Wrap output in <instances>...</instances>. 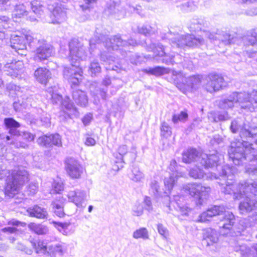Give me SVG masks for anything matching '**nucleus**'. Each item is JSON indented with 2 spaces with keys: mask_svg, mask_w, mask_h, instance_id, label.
Listing matches in <instances>:
<instances>
[{
  "mask_svg": "<svg viewBox=\"0 0 257 257\" xmlns=\"http://www.w3.org/2000/svg\"><path fill=\"white\" fill-rule=\"evenodd\" d=\"M9 21L10 19L7 17L2 16L0 17V24L2 23V26L5 29H7L9 27L8 26V22Z\"/></svg>",
  "mask_w": 257,
  "mask_h": 257,
  "instance_id": "64",
  "label": "nucleus"
},
{
  "mask_svg": "<svg viewBox=\"0 0 257 257\" xmlns=\"http://www.w3.org/2000/svg\"><path fill=\"white\" fill-rule=\"evenodd\" d=\"M132 173L130 176L131 180L135 182H141L144 179V175L139 168L137 166H134L132 169Z\"/></svg>",
  "mask_w": 257,
  "mask_h": 257,
  "instance_id": "45",
  "label": "nucleus"
},
{
  "mask_svg": "<svg viewBox=\"0 0 257 257\" xmlns=\"http://www.w3.org/2000/svg\"><path fill=\"white\" fill-rule=\"evenodd\" d=\"M87 53L85 49L77 40H72L69 43V59L72 66L65 67L64 76L72 86H78L82 81L83 71L78 67L81 61L86 59Z\"/></svg>",
  "mask_w": 257,
  "mask_h": 257,
  "instance_id": "1",
  "label": "nucleus"
},
{
  "mask_svg": "<svg viewBox=\"0 0 257 257\" xmlns=\"http://www.w3.org/2000/svg\"><path fill=\"white\" fill-rule=\"evenodd\" d=\"M172 71H175L160 66H157L154 68H149L144 70V72L145 73L155 75L156 76H160L164 74H168L167 78L168 79V81L172 83H173V81H171V79L175 78V76H173L171 74Z\"/></svg>",
  "mask_w": 257,
  "mask_h": 257,
  "instance_id": "27",
  "label": "nucleus"
},
{
  "mask_svg": "<svg viewBox=\"0 0 257 257\" xmlns=\"http://www.w3.org/2000/svg\"><path fill=\"white\" fill-rule=\"evenodd\" d=\"M73 98L75 102L81 106H85L88 102L87 96L84 91L76 90L72 93Z\"/></svg>",
  "mask_w": 257,
  "mask_h": 257,
  "instance_id": "36",
  "label": "nucleus"
},
{
  "mask_svg": "<svg viewBox=\"0 0 257 257\" xmlns=\"http://www.w3.org/2000/svg\"><path fill=\"white\" fill-rule=\"evenodd\" d=\"M6 138L7 141L12 140V142L9 143L10 144L14 145L17 148H26L28 147V145L26 142L21 141V140H24L28 142L32 141L34 139V136L28 132L18 131L17 135L14 137L7 136Z\"/></svg>",
  "mask_w": 257,
  "mask_h": 257,
  "instance_id": "17",
  "label": "nucleus"
},
{
  "mask_svg": "<svg viewBox=\"0 0 257 257\" xmlns=\"http://www.w3.org/2000/svg\"><path fill=\"white\" fill-rule=\"evenodd\" d=\"M127 147L126 145H121L119 147L117 150L118 153L120 156V159L122 160L123 156L127 152Z\"/></svg>",
  "mask_w": 257,
  "mask_h": 257,
  "instance_id": "62",
  "label": "nucleus"
},
{
  "mask_svg": "<svg viewBox=\"0 0 257 257\" xmlns=\"http://www.w3.org/2000/svg\"><path fill=\"white\" fill-rule=\"evenodd\" d=\"M151 48L155 57L162 58L160 60L167 64L183 63L182 56L177 54L176 56L167 53V50L160 44H152Z\"/></svg>",
  "mask_w": 257,
  "mask_h": 257,
  "instance_id": "10",
  "label": "nucleus"
},
{
  "mask_svg": "<svg viewBox=\"0 0 257 257\" xmlns=\"http://www.w3.org/2000/svg\"><path fill=\"white\" fill-rule=\"evenodd\" d=\"M189 175L190 177L196 179H201L209 177L208 175L202 169L197 166L192 168L189 172Z\"/></svg>",
  "mask_w": 257,
  "mask_h": 257,
  "instance_id": "40",
  "label": "nucleus"
},
{
  "mask_svg": "<svg viewBox=\"0 0 257 257\" xmlns=\"http://www.w3.org/2000/svg\"><path fill=\"white\" fill-rule=\"evenodd\" d=\"M160 130L161 136L163 138L167 139L172 135V128L168 123L165 121H163L161 123Z\"/></svg>",
  "mask_w": 257,
  "mask_h": 257,
  "instance_id": "48",
  "label": "nucleus"
},
{
  "mask_svg": "<svg viewBox=\"0 0 257 257\" xmlns=\"http://www.w3.org/2000/svg\"><path fill=\"white\" fill-rule=\"evenodd\" d=\"M203 242L207 246H212L218 241V234L217 231L211 228H208L203 230Z\"/></svg>",
  "mask_w": 257,
  "mask_h": 257,
  "instance_id": "24",
  "label": "nucleus"
},
{
  "mask_svg": "<svg viewBox=\"0 0 257 257\" xmlns=\"http://www.w3.org/2000/svg\"><path fill=\"white\" fill-rule=\"evenodd\" d=\"M206 80L207 83L205 85V88L210 93L219 90L224 84L223 77L215 73L209 74L207 77Z\"/></svg>",
  "mask_w": 257,
  "mask_h": 257,
  "instance_id": "18",
  "label": "nucleus"
},
{
  "mask_svg": "<svg viewBox=\"0 0 257 257\" xmlns=\"http://www.w3.org/2000/svg\"><path fill=\"white\" fill-rule=\"evenodd\" d=\"M55 227H56L59 232L62 233L64 235H67L68 227L70 225L69 223L67 222H60L53 221L51 222Z\"/></svg>",
  "mask_w": 257,
  "mask_h": 257,
  "instance_id": "50",
  "label": "nucleus"
},
{
  "mask_svg": "<svg viewBox=\"0 0 257 257\" xmlns=\"http://www.w3.org/2000/svg\"><path fill=\"white\" fill-rule=\"evenodd\" d=\"M5 124L10 128L9 133L11 135L10 137L17 135L19 131L17 130V127L20 126L19 122L12 118H7L5 119Z\"/></svg>",
  "mask_w": 257,
  "mask_h": 257,
  "instance_id": "38",
  "label": "nucleus"
},
{
  "mask_svg": "<svg viewBox=\"0 0 257 257\" xmlns=\"http://www.w3.org/2000/svg\"><path fill=\"white\" fill-rule=\"evenodd\" d=\"M176 162L175 160L171 161L169 169L171 171V173L169 177H165L164 180V184L165 187L168 191H170L172 188L178 177L183 176L181 172H179L176 170Z\"/></svg>",
  "mask_w": 257,
  "mask_h": 257,
  "instance_id": "21",
  "label": "nucleus"
},
{
  "mask_svg": "<svg viewBox=\"0 0 257 257\" xmlns=\"http://www.w3.org/2000/svg\"><path fill=\"white\" fill-rule=\"evenodd\" d=\"M224 109L232 108L236 105L241 111L252 112L257 107V90H253L250 94L247 92H233L227 98L220 103Z\"/></svg>",
  "mask_w": 257,
  "mask_h": 257,
  "instance_id": "7",
  "label": "nucleus"
},
{
  "mask_svg": "<svg viewBox=\"0 0 257 257\" xmlns=\"http://www.w3.org/2000/svg\"><path fill=\"white\" fill-rule=\"evenodd\" d=\"M63 200L62 197H59L54 200L51 204L55 214L60 217H62L64 215L62 205Z\"/></svg>",
  "mask_w": 257,
  "mask_h": 257,
  "instance_id": "39",
  "label": "nucleus"
},
{
  "mask_svg": "<svg viewBox=\"0 0 257 257\" xmlns=\"http://www.w3.org/2000/svg\"><path fill=\"white\" fill-rule=\"evenodd\" d=\"M216 215L219 216L220 228L228 230L232 229L235 223V216L232 212L226 211L223 205H215L203 212L199 216V221L200 222L209 221L213 216Z\"/></svg>",
  "mask_w": 257,
  "mask_h": 257,
  "instance_id": "8",
  "label": "nucleus"
},
{
  "mask_svg": "<svg viewBox=\"0 0 257 257\" xmlns=\"http://www.w3.org/2000/svg\"><path fill=\"white\" fill-rule=\"evenodd\" d=\"M37 142L39 145L47 148L52 147L53 145L61 146L62 145L61 137L58 134L40 137L37 140Z\"/></svg>",
  "mask_w": 257,
  "mask_h": 257,
  "instance_id": "22",
  "label": "nucleus"
},
{
  "mask_svg": "<svg viewBox=\"0 0 257 257\" xmlns=\"http://www.w3.org/2000/svg\"><path fill=\"white\" fill-rule=\"evenodd\" d=\"M101 40H105L103 42L104 46L107 50V52H104L100 54L101 60L106 64H108V66H106L107 70H115L114 67L117 68L116 65L110 66L113 63L118 64V59L115 58V56L118 57V54H120L122 57H125V48L128 45L135 46L137 44L136 40L131 39L128 42L125 41L120 38L119 36H114L108 39L101 37Z\"/></svg>",
  "mask_w": 257,
  "mask_h": 257,
  "instance_id": "3",
  "label": "nucleus"
},
{
  "mask_svg": "<svg viewBox=\"0 0 257 257\" xmlns=\"http://www.w3.org/2000/svg\"><path fill=\"white\" fill-rule=\"evenodd\" d=\"M246 47H244L242 48L243 49L242 52L239 51V48H236L235 52L233 53L232 55L230 57V60L232 63H238L242 60V56L246 54L248 55L249 57H253L255 55V52L252 53H248V52L246 50Z\"/></svg>",
  "mask_w": 257,
  "mask_h": 257,
  "instance_id": "35",
  "label": "nucleus"
},
{
  "mask_svg": "<svg viewBox=\"0 0 257 257\" xmlns=\"http://www.w3.org/2000/svg\"><path fill=\"white\" fill-rule=\"evenodd\" d=\"M210 114L211 115L209 116V118L212 119V120L214 122H218L226 119L224 113H210Z\"/></svg>",
  "mask_w": 257,
  "mask_h": 257,
  "instance_id": "57",
  "label": "nucleus"
},
{
  "mask_svg": "<svg viewBox=\"0 0 257 257\" xmlns=\"http://www.w3.org/2000/svg\"><path fill=\"white\" fill-rule=\"evenodd\" d=\"M53 188L54 191L57 193L60 192L63 190V185L62 183L54 181L53 184Z\"/></svg>",
  "mask_w": 257,
  "mask_h": 257,
  "instance_id": "61",
  "label": "nucleus"
},
{
  "mask_svg": "<svg viewBox=\"0 0 257 257\" xmlns=\"http://www.w3.org/2000/svg\"><path fill=\"white\" fill-rule=\"evenodd\" d=\"M229 244L233 250L239 253L241 257H249L251 256V249L240 241L233 239L230 241Z\"/></svg>",
  "mask_w": 257,
  "mask_h": 257,
  "instance_id": "26",
  "label": "nucleus"
},
{
  "mask_svg": "<svg viewBox=\"0 0 257 257\" xmlns=\"http://www.w3.org/2000/svg\"><path fill=\"white\" fill-rule=\"evenodd\" d=\"M200 154L196 149H189L182 154V160L185 163H190L195 161L199 162Z\"/></svg>",
  "mask_w": 257,
  "mask_h": 257,
  "instance_id": "30",
  "label": "nucleus"
},
{
  "mask_svg": "<svg viewBox=\"0 0 257 257\" xmlns=\"http://www.w3.org/2000/svg\"><path fill=\"white\" fill-rule=\"evenodd\" d=\"M32 245L37 253L47 254L48 246L44 241L36 240L32 242Z\"/></svg>",
  "mask_w": 257,
  "mask_h": 257,
  "instance_id": "41",
  "label": "nucleus"
},
{
  "mask_svg": "<svg viewBox=\"0 0 257 257\" xmlns=\"http://www.w3.org/2000/svg\"><path fill=\"white\" fill-rule=\"evenodd\" d=\"M222 159L223 156L217 152L210 154L201 153L199 163L205 168H213L218 167Z\"/></svg>",
  "mask_w": 257,
  "mask_h": 257,
  "instance_id": "16",
  "label": "nucleus"
},
{
  "mask_svg": "<svg viewBox=\"0 0 257 257\" xmlns=\"http://www.w3.org/2000/svg\"><path fill=\"white\" fill-rule=\"evenodd\" d=\"M143 213V207L140 203H136L132 208V214L139 216Z\"/></svg>",
  "mask_w": 257,
  "mask_h": 257,
  "instance_id": "52",
  "label": "nucleus"
},
{
  "mask_svg": "<svg viewBox=\"0 0 257 257\" xmlns=\"http://www.w3.org/2000/svg\"><path fill=\"white\" fill-rule=\"evenodd\" d=\"M171 74L175 76L171 81L184 93L195 89L200 83L199 78L195 76L186 77L182 72L177 71H172Z\"/></svg>",
  "mask_w": 257,
  "mask_h": 257,
  "instance_id": "9",
  "label": "nucleus"
},
{
  "mask_svg": "<svg viewBox=\"0 0 257 257\" xmlns=\"http://www.w3.org/2000/svg\"><path fill=\"white\" fill-rule=\"evenodd\" d=\"M200 33L201 34L198 35L197 37L193 35H177L172 40L171 45L173 48L176 47L180 48H184L186 46H199L204 43V39L205 38H208L210 40H215L219 39V40L221 41L222 43L225 45L230 44L232 43V37H231L230 35L226 33H222L221 34H214L205 31Z\"/></svg>",
  "mask_w": 257,
  "mask_h": 257,
  "instance_id": "4",
  "label": "nucleus"
},
{
  "mask_svg": "<svg viewBox=\"0 0 257 257\" xmlns=\"http://www.w3.org/2000/svg\"><path fill=\"white\" fill-rule=\"evenodd\" d=\"M8 224L13 226L5 227L2 229V231L7 234H14L15 235H16L19 231V230L16 227L19 226H24L25 225V223L15 219L10 220L8 222Z\"/></svg>",
  "mask_w": 257,
  "mask_h": 257,
  "instance_id": "34",
  "label": "nucleus"
},
{
  "mask_svg": "<svg viewBox=\"0 0 257 257\" xmlns=\"http://www.w3.org/2000/svg\"><path fill=\"white\" fill-rule=\"evenodd\" d=\"M11 46L19 54L21 55H26L24 53L26 49V44L22 34H21V36L13 35L12 36Z\"/></svg>",
  "mask_w": 257,
  "mask_h": 257,
  "instance_id": "25",
  "label": "nucleus"
},
{
  "mask_svg": "<svg viewBox=\"0 0 257 257\" xmlns=\"http://www.w3.org/2000/svg\"><path fill=\"white\" fill-rule=\"evenodd\" d=\"M245 194L240 198L244 199L240 202L239 205V211L242 214L254 211L257 208V200L253 196L257 195V194L253 193L249 190L248 192H246Z\"/></svg>",
  "mask_w": 257,
  "mask_h": 257,
  "instance_id": "15",
  "label": "nucleus"
},
{
  "mask_svg": "<svg viewBox=\"0 0 257 257\" xmlns=\"http://www.w3.org/2000/svg\"><path fill=\"white\" fill-rule=\"evenodd\" d=\"M69 202L73 203L78 207L85 206L88 194L86 191L80 189H76L69 191L67 194Z\"/></svg>",
  "mask_w": 257,
  "mask_h": 257,
  "instance_id": "19",
  "label": "nucleus"
},
{
  "mask_svg": "<svg viewBox=\"0 0 257 257\" xmlns=\"http://www.w3.org/2000/svg\"><path fill=\"white\" fill-rule=\"evenodd\" d=\"M27 212L31 217H34L39 219H45L48 216L46 209L38 205L29 207L27 209Z\"/></svg>",
  "mask_w": 257,
  "mask_h": 257,
  "instance_id": "31",
  "label": "nucleus"
},
{
  "mask_svg": "<svg viewBox=\"0 0 257 257\" xmlns=\"http://www.w3.org/2000/svg\"><path fill=\"white\" fill-rule=\"evenodd\" d=\"M139 33L145 36L151 35L153 33L152 29L150 26H143L138 28Z\"/></svg>",
  "mask_w": 257,
  "mask_h": 257,
  "instance_id": "56",
  "label": "nucleus"
},
{
  "mask_svg": "<svg viewBox=\"0 0 257 257\" xmlns=\"http://www.w3.org/2000/svg\"><path fill=\"white\" fill-rule=\"evenodd\" d=\"M6 177L5 193L11 197L18 194L24 184L29 180V173L23 167H19L12 172L0 167V179Z\"/></svg>",
  "mask_w": 257,
  "mask_h": 257,
  "instance_id": "5",
  "label": "nucleus"
},
{
  "mask_svg": "<svg viewBox=\"0 0 257 257\" xmlns=\"http://www.w3.org/2000/svg\"><path fill=\"white\" fill-rule=\"evenodd\" d=\"M24 67V64L21 61H13L7 63L3 67V70L8 75L17 77L21 74Z\"/></svg>",
  "mask_w": 257,
  "mask_h": 257,
  "instance_id": "23",
  "label": "nucleus"
},
{
  "mask_svg": "<svg viewBox=\"0 0 257 257\" xmlns=\"http://www.w3.org/2000/svg\"><path fill=\"white\" fill-rule=\"evenodd\" d=\"M151 188L155 195H159L160 187L158 183L156 180H152L150 184Z\"/></svg>",
  "mask_w": 257,
  "mask_h": 257,
  "instance_id": "60",
  "label": "nucleus"
},
{
  "mask_svg": "<svg viewBox=\"0 0 257 257\" xmlns=\"http://www.w3.org/2000/svg\"><path fill=\"white\" fill-rule=\"evenodd\" d=\"M188 117V113H177L173 115L172 121L174 123L179 121H184Z\"/></svg>",
  "mask_w": 257,
  "mask_h": 257,
  "instance_id": "53",
  "label": "nucleus"
},
{
  "mask_svg": "<svg viewBox=\"0 0 257 257\" xmlns=\"http://www.w3.org/2000/svg\"><path fill=\"white\" fill-rule=\"evenodd\" d=\"M94 86L92 85L90 87V91L94 97V103L97 104L99 101L100 97H101L102 99H105L106 98V93L104 89H96L94 90Z\"/></svg>",
  "mask_w": 257,
  "mask_h": 257,
  "instance_id": "42",
  "label": "nucleus"
},
{
  "mask_svg": "<svg viewBox=\"0 0 257 257\" xmlns=\"http://www.w3.org/2000/svg\"><path fill=\"white\" fill-rule=\"evenodd\" d=\"M230 130L233 133H238L241 138H253L257 135V127L245 125L241 119L232 121Z\"/></svg>",
  "mask_w": 257,
  "mask_h": 257,
  "instance_id": "11",
  "label": "nucleus"
},
{
  "mask_svg": "<svg viewBox=\"0 0 257 257\" xmlns=\"http://www.w3.org/2000/svg\"><path fill=\"white\" fill-rule=\"evenodd\" d=\"M22 36H24V39L25 41V42H26L29 43V44H31V43L33 42L34 40V37L33 36V34L30 31H27L25 30L22 33Z\"/></svg>",
  "mask_w": 257,
  "mask_h": 257,
  "instance_id": "59",
  "label": "nucleus"
},
{
  "mask_svg": "<svg viewBox=\"0 0 257 257\" xmlns=\"http://www.w3.org/2000/svg\"><path fill=\"white\" fill-rule=\"evenodd\" d=\"M34 75L38 81L44 84H46L51 78L50 71L48 69L42 67L38 68L35 71Z\"/></svg>",
  "mask_w": 257,
  "mask_h": 257,
  "instance_id": "29",
  "label": "nucleus"
},
{
  "mask_svg": "<svg viewBox=\"0 0 257 257\" xmlns=\"http://www.w3.org/2000/svg\"><path fill=\"white\" fill-rule=\"evenodd\" d=\"M185 189L193 197L198 199L197 204H202L204 199H205L211 191L209 187L202 186L200 183H189L186 185Z\"/></svg>",
  "mask_w": 257,
  "mask_h": 257,
  "instance_id": "12",
  "label": "nucleus"
},
{
  "mask_svg": "<svg viewBox=\"0 0 257 257\" xmlns=\"http://www.w3.org/2000/svg\"><path fill=\"white\" fill-rule=\"evenodd\" d=\"M57 91L56 86L48 88L46 91L48 99H51L53 103H61L68 110L76 111L70 98L66 96L63 99L62 96L57 92Z\"/></svg>",
  "mask_w": 257,
  "mask_h": 257,
  "instance_id": "13",
  "label": "nucleus"
},
{
  "mask_svg": "<svg viewBox=\"0 0 257 257\" xmlns=\"http://www.w3.org/2000/svg\"><path fill=\"white\" fill-rule=\"evenodd\" d=\"M31 4L32 12L28 19L31 22H35L43 13L44 7L40 4L39 0H32Z\"/></svg>",
  "mask_w": 257,
  "mask_h": 257,
  "instance_id": "28",
  "label": "nucleus"
},
{
  "mask_svg": "<svg viewBox=\"0 0 257 257\" xmlns=\"http://www.w3.org/2000/svg\"><path fill=\"white\" fill-rule=\"evenodd\" d=\"M7 89L12 97L17 96L18 98L22 97V94L24 90V88L21 89L19 86L13 83L8 84L7 86Z\"/></svg>",
  "mask_w": 257,
  "mask_h": 257,
  "instance_id": "44",
  "label": "nucleus"
},
{
  "mask_svg": "<svg viewBox=\"0 0 257 257\" xmlns=\"http://www.w3.org/2000/svg\"><path fill=\"white\" fill-rule=\"evenodd\" d=\"M158 231L164 238H167L169 236V231L162 224L159 223L157 225Z\"/></svg>",
  "mask_w": 257,
  "mask_h": 257,
  "instance_id": "55",
  "label": "nucleus"
},
{
  "mask_svg": "<svg viewBox=\"0 0 257 257\" xmlns=\"http://www.w3.org/2000/svg\"><path fill=\"white\" fill-rule=\"evenodd\" d=\"M101 67L97 62L94 60L91 62L89 67L88 73L92 76L94 77L96 76L101 72Z\"/></svg>",
  "mask_w": 257,
  "mask_h": 257,
  "instance_id": "46",
  "label": "nucleus"
},
{
  "mask_svg": "<svg viewBox=\"0 0 257 257\" xmlns=\"http://www.w3.org/2000/svg\"><path fill=\"white\" fill-rule=\"evenodd\" d=\"M16 0H0V9L7 10L11 8L16 3Z\"/></svg>",
  "mask_w": 257,
  "mask_h": 257,
  "instance_id": "51",
  "label": "nucleus"
},
{
  "mask_svg": "<svg viewBox=\"0 0 257 257\" xmlns=\"http://www.w3.org/2000/svg\"><path fill=\"white\" fill-rule=\"evenodd\" d=\"M29 14L28 9L23 4H20L16 5L12 13V18L15 21L18 19L25 18Z\"/></svg>",
  "mask_w": 257,
  "mask_h": 257,
  "instance_id": "32",
  "label": "nucleus"
},
{
  "mask_svg": "<svg viewBox=\"0 0 257 257\" xmlns=\"http://www.w3.org/2000/svg\"><path fill=\"white\" fill-rule=\"evenodd\" d=\"M63 252V248L61 244L58 243L48 246L47 254L51 256L58 253L62 254Z\"/></svg>",
  "mask_w": 257,
  "mask_h": 257,
  "instance_id": "47",
  "label": "nucleus"
},
{
  "mask_svg": "<svg viewBox=\"0 0 257 257\" xmlns=\"http://www.w3.org/2000/svg\"><path fill=\"white\" fill-rule=\"evenodd\" d=\"M38 189V184L37 183L32 182L27 187V191L29 195H34Z\"/></svg>",
  "mask_w": 257,
  "mask_h": 257,
  "instance_id": "58",
  "label": "nucleus"
},
{
  "mask_svg": "<svg viewBox=\"0 0 257 257\" xmlns=\"http://www.w3.org/2000/svg\"><path fill=\"white\" fill-rule=\"evenodd\" d=\"M144 203L145 205V208L149 211L153 210V206L152 205V202L151 198L149 197L146 196L144 199Z\"/></svg>",
  "mask_w": 257,
  "mask_h": 257,
  "instance_id": "63",
  "label": "nucleus"
},
{
  "mask_svg": "<svg viewBox=\"0 0 257 257\" xmlns=\"http://www.w3.org/2000/svg\"><path fill=\"white\" fill-rule=\"evenodd\" d=\"M30 230L38 235L47 234L49 229L48 228L42 224L31 222L28 224Z\"/></svg>",
  "mask_w": 257,
  "mask_h": 257,
  "instance_id": "37",
  "label": "nucleus"
},
{
  "mask_svg": "<svg viewBox=\"0 0 257 257\" xmlns=\"http://www.w3.org/2000/svg\"><path fill=\"white\" fill-rule=\"evenodd\" d=\"M66 15L65 11H64L61 8H55L51 15L52 21L51 23L56 24H60L66 20Z\"/></svg>",
  "mask_w": 257,
  "mask_h": 257,
  "instance_id": "33",
  "label": "nucleus"
},
{
  "mask_svg": "<svg viewBox=\"0 0 257 257\" xmlns=\"http://www.w3.org/2000/svg\"><path fill=\"white\" fill-rule=\"evenodd\" d=\"M232 172V168L228 166L222 167V172L220 175L223 178L224 183L218 182L220 185H225L221 188L222 192L225 194H233L234 198L236 199H240L249 190L253 193H257V182H254L252 179H247L237 184L235 183L233 181L234 177Z\"/></svg>",
  "mask_w": 257,
  "mask_h": 257,
  "instance_id": "2",
  "label": "nucleus"
},
{
  "mask_svg": "<svg viewBox=\"0 0 257 257\" xmlns=\"http://www.w3.org/2000/svg\"><path fill=\"white\" fill-rule=\"evenodd\" d=\"M133 237L135 239H142L147 240L149 238V234L148 229L145 227H141L135 230L133 233Z\"/></svg>",
  "mask_w": 257,
  "mask_h": 257,
  "instance_id": "43",
  "label": "nucleus"
},
{
  "mask_svg": "<svg viewBox=\"0 0 257 257\" xmlns=\"http://www.w3.org/2000/svg\"><path fill=\"white\" fill-rule=\"evenodd\" d=\"M228 154L229 159L235 165H240L245 160H257V140L253 144L243 140L232 142Z\"/></svg>",
  "mask_w": 257,
  "mask_h": 257,
  "instance_id": "6",
  "label": "nucleus"
},
{
  "mask_svg": "<svg viewBox=\"0 0 257 257\" xmlns=\"http://www.w3.org/2000/svg\"><path fill=\"white\" fill-rule=\"evenodd\" d=\"M189 29L191 32H198L201 30V25L197 20H194L191 23Z\"/></svg>",
  "mask_w": 257,
  "mask_h": 257,
  "instance_id": "54",
  "label": "nucleus"
},
{
  "mask_svg": "<svg viewBox=\"0 0 257 257\" xmlns=\"http://www.w3.org/2000/svg\"><path fill=\"white\" fill-rule=\"evenodd\" d=\"M67 173L72 178H79L83 172V167L74 158H68L65 161Z\"/></svg>",
  "mask_w": 257,
  "mask_h": 257,
  "instance_id": "20",
  "label": "nucleus"
},
{
  "mask_svg": "<svg viewBox=\"0 0 257 257\" xmlns=\"http://www.w3.org/2000/svg\"><path fill=\"white\" fill-rule=\"evenodd\" d=\"M38 46L34 52V59L35 61H42L54 55V48L45 40H38Z\"/></svg>",
  "mask_w": 257,
  "mask_h": 257,
  "instance_id": "14",
  "label": "nucleus"
},
{
  "mask_svg": "<svg viewBox=\"0 0 257 257\" xmlns=\"http://www.w3.org/2000/svg\"><path fill=\"white\" fill-rule=\"evenodd\" d=\"M250 37L244 38V41L247 45L251 46L257 45V28L252 29L250 32Z\"/></svg>",
  "mask_w": 257,
  "mask_h": 257,
  "instance_id": "49",
  "label": "nucleus"
}]
</instances>
